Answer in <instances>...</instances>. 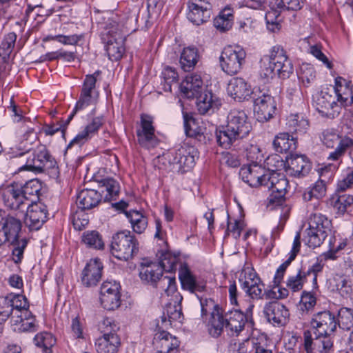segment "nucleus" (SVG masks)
Returning <instances> with one entry per match:
<instances>
[{
  "instance_id": "f257e3e1",
  "label": "nucleus",
  "mask_w": 353,
  "mask_h": 353,
  "mask_svg": "<svg viewBox=\"0 0 353 353\" xmlns=\"http://www.w3.org/2000/svg\"><path fill=\"white\" fill-rule=\"evenodd\" d=\"M293 72V65L281 46H273L270 54L261 59L260 76L265 82H268L276 75L286 79Z\"/></svg>"
},
{
  "instance_id": "f03ea898",
  "label": "nucleus",
  "mask_w": 353,
  "mask_h": 353,
  "mask_svg": "<svg viewBox=\"0 0 353 353\" xmlns=\"http://www.w3.org/2000/svg\"><path fill=\"white\" fill-rule=\"evenodd\" d=\"M100 74L101 72L98 70L92 74H88L85 76L79 99L68 119L64 123L57 124L53 123L48 125L47 128L44 130L43 132H59V131L61 132H65L67 125L72 119L75 114L79 110H83L91 105L95 101L94 93L97 78L100 75Z\"/></svg>"
},
{
  "instance_id": "7ed1b4c3",
  "label": "nucleus",
  "mask_w": 353,
  "mask_h": 353,
  "mask_svg": "<svg viewBox=\"0 0 353 353\" xmlns=\"http://www.w3.org/2000/svg\"><path fill=\"white\" fill-rule=\"evenodd\" d=\"M141 280L148 284L159 285L170 296L176 290V279L174 276H163L162 267L156 262L142 263L139 268Z\"/></svg>"
},
{
  "instance_id": "20e7f679",
  "label": "nucleus",
  "mask_w": 353,
  "mask_h": 353,
  "mask_svg": "<svg viewBox=\"0 0 353 353\" xmlns=\"http://www.w3.org/2000/svg\"><path fill=\"white\" fill-rule=\"evenodd\" d=\"M26 152L19 154V156H26V162L21 170L34 172H43L50 170L56 169L57 162L48 153L44 146H40L35 150L30 152V149L24 145Z\"/></svg>"
},
{
  "instance_id": "39448f33",
  "label": "nucleus",
  "mask_w": 353,
  "mask_h": 353,
  "mask_svg": "<svg viewBox=\"0 0 353 353\" xmlns=\"http://www.w3.org/2000/svg\"><path fill=\"white\" fill-rule=\"evenodd\" d=\"M103 335L96 341L98 353H116L120 345V339L117 334L119 327L110 319H105L99 325Z\"/></svg>"
},
{
  "instance_id": "423d86ee",
  "label": "nucleus",
  "mask_w": 353,
  "mask_h": 353,
  "mask_svg": "<svg viewBox=\"0 0 353 353\" xmlns=\"http://www.w3.org/2000/svg\"><path fill=\"white\" fill-rule=\"evenodd\" d=\"M337 169L338 165L334 164H329L321 168L319 171L321 179L304 190L302 195L303 200L305 202L314 201L310 204L313 209L318 207L319 200L326 194L325 180L331 179Z\"/></svg>"
},
{
  "instance_id": "0eeeda50",
  "label": "nucleus",
  "mask_w": 353,
  "mask_h": 353,
  "mask_svg": "<svg viewBox=\"0 0 353 353\" xmlns=\"http://www.w3.org/2000/svg\"><path fill=\"white\" fill-rule=\"evenodd\" d=\"M331 221L321 214H313L306 230L307 244L310 248L320 246L325 238L331 234Z\"/></svg>"
},
{
  "instance_id": "6e6552de",
  "label": "nucleus",
  "mask_w": 353,
  "mask_h": 353,
  "mask_svg": "<svg viewBox=\"0 0 353 353\" xmlns=\"http://www.w3.org/2000/svg\"><path fill=\"white\" fill-rule=\"evenodd\" d=\"M137 251L135 238L130 231H121L112 236L111 252L118 259L128 261Z\"/></svg>"
},
{
  "instance_id": "1a4fd4ad",
  "label": "nucleus",
  "mask_w": 353,
  "mask_h": 353,
  "mask_svg": "<svg viewBox=\"0 0 353 353\" xmlns=\"http://www.w3.org/2000/svg\"><path fill=\"white\" fill-rule=\"evenodd\" d=\"M251 99L254 103V114L259 121H268L273 117L276 105L274 97L268 91L254 88Z\"/></svg>"
},
{
  "instance_id": "9d476101",
  "label": "nucleus",
  "mask_w": 353,
  "mask_h": 353,
  "mask_svg": "<svg viewBox=\"0 0 353 353\" xmlns=\"http://www.w3.org/2000/svg\"><path fill=\"white\" fill-rule=\"evenodd\" d=\"M246 53L239 46H228L223 49L220 57V63L222 70L227 74H236L245 62Z\"/></svg>"
},
{
  "instance_id": "9b49d317",
  "label": "nucleus",
  "mask_w": 353,
  "mask_h": 353,
  "mask_svg": "<svg viewBox=\"0 0 353 353\" xmlns=\"http://www.w3.org/2000/svg\"><path fill=\"white\" fill-rule=\"evenodd\" d=\"M263 186L271 191L269 197L270 203H279L287 192L288 181L283 174L268 170Z\"/></svg>"
},
{
  "instance_id": "f8f14e48",
  "label": "nucleus",
  "mask_w": 353,
  "mask_h": 353,
  "mask_svg": "<svg viewBox=\"0 0 353 353\" xmlns=\"http://www.w3.org/2000/svg\"><path fill=\"white\" fill-rule=\"evenodd\" d=\"M314 105L322 117L334 119L338 117L341 108L336 101V97L327 92L321 91L313 97Z\"/></svg>"
},
{
  "instance_id": "ddd939ff",
  "label": "nucleus",
  "mask_w": 353,
  "mask_h": 353,
  "mask_svg": "<svg viewBox=\"0 0 353 353\" xmlns=\"http://www.w3.org/2000/svg\"><path fill=\"white\" fill-rule=\"evenodd\" d=\"M321 139L327 148H333L336 146L335 150L332 152L327 157L332 161H337L347 149L353 145V139L343 134H323Z\"/></svg>"
},
{
  "instance_id": "4468645a",
  "label": "nucleus",
  "mask_w": 353,
  "mask_h": 353,
  "mask_svg": "<svg viewBox=\"0 0 353 353\" xmlns=\"http://www.w3.org/2000/svg\"><path fill=\"white\" fill-rule=\"evenodd\" d=\"M120 284L115 281H105L102 283L100 288V301L105 309L113 310L120 306Z\"/></svg>"
},
{
  "instance_id": "2eb2a0df",
  "label": "nucleus",
  "mask_w": 353,
  "mask_h": 353,
  "mask_svg": "<svg viewBox=\"0 0 353 353\" xmlns=\"http://www.w3.org/2000/svg\"><path fill=\"white\" fill-rule=\"evenodd\" d=\"M187 19L193 24L199 26L209 20L212 5L208 0H188Z\"/></svg>"
},
{
  "instance_id": "dca6fc26",
  "label": "nucleus",
  "mask_w": 353,
  "mask_h": 353,
  "mask_svg": "<svg viewBox=\"0 0 353 353\" xmlns=\"http://www.w3.org/2000/svg\"><path fill=\"white\" fill-rule=\"evenodd\" d=\"M1 197L4 204L10 209L23 210L28 206L25 199L26 196L21 193L18 184L9 185L3 188Z\"/></svg>"
},
{
  "instance_id": "f3484780",
  "label": "nucleus",
  "mask_w": 353,
  "mask_h": 353,
  "mask_svg": "<svg viewBox=\"0 0 353 353\" xmlns=\"http://www.w3.org/2000/svg\"><path fill=\"white\" fill-rule=\"evenodd\" d=\"M263 313L270 323L278 326L285 325L290 318L288 309L276 301L267 303L264 307Z\"/></svg>"
},
{
  "instance_id": "a211bd4d",
  "label": "nucleus",
  "mask_w": 353,
  "mask_h": 353,
  "mask_svg": "<svg viewBox=\"0 0 353 353\" xmlns=\"http://www.w3.org/2000/svg\"><path fill=\"white\" fill-rule=\"evenodd\" d=\"M26 208H27L26 224L32 230H39L47 220V207L41 203H33Z\"/></svg>"
},
{
  "instance_id": "6ab92c4d",
  "label": "nucleus",
  "mask_w": 353,
  "mask_h": 353,
  "mask_svg": "<svg viewBox=\"0 0 353 353\" xmlns=\"http://www.w3.org/2000/svg\"><path fill=\"white\" fill-rule=\"evenodd\" d=\"M193 151L192 148L181 146L174 152H168L164 156L170 164L176 165L179 169L185 172L194 165V157L192 154Z\"/></svg>"
},
{
  "instance_id": "aec40b11",
  "label": "nucleus",
  "mask_w": 353,
  "mask_h": 353,
  "mask_svg": "<svg viewBox=\"0 0 353 353\" xmlns=\"http://www.w3.org/2000/svg\"><path fill=\"white\" fill-rule=\"evenodd\" d=\"M311 325L319 335L329 336L332 334L337 325L335 316L329 311H323L314 314Z\"/></svg>"
},
{
  "instance_id": "412c9836",
  "label": "nucleus",
  "mask_w": 353,
  "mask_h": 353,
  "mask_svg": "<svg viewBox=\"0 0 353 353\" xmlns=\"http://www.w3.org/2000/svg\"><path fill=\"white\" fill-rule=\"evenodd\" d=\"M313 338L309 331L304 332V346L307 353H329L332 343L327 336L319 335L314 332Z\"/></svg>"
},
{
  "instance_id": "4be33fe9",
  "label": "nucleus",
  "mask_w": 353,
  "mask_h": 353,
  "mask_svg": "<svg viewBox=\"0 0 353 353\" xmlns=\"http://www.w3.org/2000/svg\"><path fill=\"white\" fill-rule=\"evenodd\" d=\"M254 305L250 304L244 314L241 311L235 310L226 313V330L230 335H239L244 329L247 318L252 314Z\"/></svg>"
},
{
  "instance_id": "5701e85b",
  "label": "nucleus",
  "mask_w": 353,
  "mask_h": 353,
  "mask_svg": "<svg viewBox=\"0 0 353 353\" xmlns=\"http://www.w3.org/2000/svg\"><path fill=\"white\" fill-rule=\"evenodd\" d=\"M194 98L196 99V105L199 114H211L219 110L221 105V101L210 90L201 92Z\"/></svg>"
},
{
  "instance_id": "b1692460",
  "label": "nucleus",
  "mask_w": 353,
  "mask_h": 353,
  "mask_svg": "<svg viewBox=\"0 0 353 353\" xmlns=\"http://www.w3.org/2000/svg\"><path fill=\"white\" fill-rule=\"evenodd\" d=\"M268 170L257 164L243 166L240 169L239 175L242 180L252 187L263 185Z\"/></svg>"
},
{
  "instance_id": "393cba45",
  "label": "nucleus",
  "mask_w": 353,
  "mask_h": 353,
  "mask_svg": "<svg viewBox=\"0 0 353 353\" xmlns=\"http://www.w3.org/2000/svg\"><path fill=\"white\" fill-rule=\"evenodd\" d=\"M0 228L8 243H16L22 239L20 235L21 223L19 219L7 216L0 221Z\"/></svg>"
},
{
  "instance_id": "a878e982",
  "label": "nucleus",
  "mask_w": 353,
  "mask_h": 353,
  "mask_svg": "<svg viewBox=\"0 0 353 353\" xmlns=\"http://www.w3.org/2000/svg\"><path fill=\"white\" fill-rule=\"evenodd\" d=\"M179 279L182 288L191 293L203 292L205 290V283L197 281L185 263L181 264L180 266Z\"/></svg>"
},
{
  "instance_id": "bb28decb",
  "label": "nucleus",
  "mask_w": 353,
  "mask_h": 353,
  "mask_svg": "<svg viewBox=\"0 0 353 353\" xmlns=\"http://www.w3.org/2000/svg\"><path fill=\"white\" fill-rule=\"evenodd\" d=\"M252 126L247 122V116L244 112H234L228 117L226 130L216 129L215 132H250Z\"/></svg>"
},
{
  "instance_id": "cd10ccee",
  "label": "nucleus",
  "mask_w": 353,
  "mask_h": 353,
  "mask_svg": "<svg viewBox=\"0 0 353 353\" xmlns=\"http://www.w3.org/2000/svg\"><path fill=\"white\" fill-rule=\"evenodd\" d=\"M227 90L228 94L238 101L248 100L249 98H251L252 94L250 85L245 79L239 77H234L230 79Z\"/></svg>"
},
{
  "instance_id": "c85d7f7f",
  "label": "nucleus",
  "mask_w": 353,
  "mask_h": 353,
  "mask_svg": "<svg viewBox=\"0 0 353 353\" xmlns=\"http://www.w3.org/2000/svg\"><path fill=\"white\" fill-rule=\"evenodd\" d=\"M103 265L97 259L90 260L83 270L81 281L86 287L94 286L101 278Z\"/></svg>"
},
{
  "instance_id": "c756f323",
  "label": "nucleus",
  "mask_w": 353,
  "mask_h": 353,
  "mask_svg": "<svg viewBox=\"0 0 353 353\" xmlns=\"http://www.w3.org/2000/svg\"><path fill=\"white\" fill-rule=\"evenodd\" d=\"M334 92L337 103H340L341 108L347 106L353 103V91L350 81L343 77L335 79Z\"/></svg>"
},
{
  "instance_id": "7c9ffc66",
  "label": "nucleus",
  "mask_w": 353,
  "mask_h": 353,
  "mask_svg": "<svg viewBox=\"0 0 353 353\" xmlns=\"http://www.w3.org/2000/svg\"><path fill=\"white\" fill-rule=\"evenodd\" d=\"M203 85L201 75L194 73L185 77L180 85V89L185 97L192 99L202 91Z\"/></svg>"
},
{
  "instance_id": "2f4dec72",
  "label": "nucleus",
  "mask_w": 353,
  "mask_h": 353,
  "mask_svg": "<svg viewBox=\"0 0 353 353\" xmlns=\"http://www.w3.org/2000/svg\"><path fill=\"white\" fill-rule=\"evenodd\" d=\"M288 173L295 177H303L307 174L311 169V163L304 155H291L288 161Z\"/></svg>"
},
{
  "instance_id": "473e14b6",
  "label": "nucleus",
  "mask_w": 353,
  "mask_h": 353,
  "mask_svg": "<svg viewBox=\"0 0 353 353\" xmlns=\"http://www.w3.org/2000/svg\"><path fill=\"white\" fill-rule=\"evenodd\" d=\"M102 199L98 190L85 189L81 190L77 196V207L82 210H89L97 206Z\"/></svg>"
},
{
  "instance_id": "72a5a7b5",
  "label": "nucleus",
  "mask_w": 353,
  "mask_h": 353,
  "mask_svg": "<svg viewBox=\"0 0 353 353\" xmlns=\"http://www.w3.org/2000/svg\"><path fill=\"white\" fill-rule=\"evenodd\" d=\"M200 59V54L199 49L194 46H189L183 49L179 63L181 68L185 71L189 72L192 70Z\"/></svg>"
},
{
  "instance_id": "f704fd0d",
  "label": "nucleus",
  "mask_w": 353,
  "mask_h": 353,
  "mask_svg": "<svg viewBox=\"0 0 353 353\" xmlns=\"http://www.w3.org/2000/svg\"><path fill=\"white\" fill-rule=\"evenodd\" d=\"M99 188L105 201L116 199L120 191L118 181L109 177L99 181Z\"/></svg>"
},
{
  "instance_id": "c9c22d12",
  "label": "nucleus",
  "mask_w": 353,
  "mask_h": 353,
  "mask_svg": "<svg viewBox=\"0 0 353 353\" xmlns=\"http://www.w3.org/2000/svg\"><path fill=\"white\" fill-rule=\"evenodd\" d=\"M226 314L223 315L221 309L212 312L208 321L207 327L209 334L213 337L221 336L223 330L226 329Z\"/></svg>"
},
{
  "instance_id": "e433bc0d",
  "label": "nucleus",
  "mask_w": 353,
  "mask_h": 353,
  "mask_svg": "<svg viewBox=\"0 0 353 353\" xmlns=\"http://www.w3.org/2000/svg\"><path fill=\"white\" fill-rule=\"evenodd\" d=\"M296 138H294L291 134H278L273 141L275 150L281 153L296 150Z\"/></svg>"
},
{
  "instance_id": "4c0bfd02",
  "label": "nucleus",
  "mask_w": 353,
  "mask_h": 353,
  "mask_svg": "<svg viewBox=\"0 0 353 353\" xmlns=\"http://www.w3.org/2000/svg\"><path fill=\"white\" fill-rule=\"evenodd\" d=\"M154 343H159L161 345V350L157 353H171L179 346L178 341L176 338L166 332H162L154 337Z\"/></svg>"
},
{
  "instance_id": "58836bf2",
  "label": "nucleus",
  "mask_w": 353,
  "mask_h": 353,
  "mask_svg": "<svg viewBox=\"0 0 353 353\" xmlns=\"http://www.w3.org/2000/svg\"><path fill=\"white\" fill-rule=\"evenodd\" d=\"M334 287L343 297H348L352 292V281L345 275L336 274L333 278Z\"/></svg>"
},
{
  "instance_id": "ea45409f",
  "label": "nucleus",
  "mask_w": 353,
  "mask_h": 353,
  "mask_svg": "<svg viewBox=\"0 0 353 353\" xmlns=\"http://www.w3.org/2000/svg\"><path fill=\"white\" fill-rule=\"evenodd\" d=\"M21 193L26 196V201L29 206L30 203H34V200L38 197V193L40 190V184L37 179H32L26 182L23 185H20Z\"/></svg>"
},
{
  "instance_id": "a19ab883",
  "label": "nucleus",
  "mask_w": 353,
  "mask_h": 353,
  "mask_svg": "<svg viewBox=\"0 0 353 353\" xmlns=\"http://www.w3.org/2000/svg\"><path fill=\"white\" fill-rule=\"evenodd\" d=\"M126 216L129 219L133 230L141 234L146 228L148 225V219L139 212L133 210L125 212Z\"/></svg>"
},
{
  "instance_id": "79ce46f5",
  "label": "nucleus",
  "mask_w": 353,
  "mask_h": 353,
  "mask_svg": "<svg viewBox=\"0 0 353 353\" xmlns=\"http://www.w3.org/2000/svg\"><path fill=\"white\" fill-rule=\"evenodd\" d=\"M289 132H301L308 130L310 124L307 119L299 114H291L287 119Z\"/></svg>"
},
{
  "instance_id": "37998d69",
  "label": "nucleus",
  "mask_w": 353,
  "mask_h": 353,
  "mask_svg": "<svg viewBox=\"0 0 353 353\" xmlns=\"http://www.w3.org/2000/svg\"><path fill=\"white\" fill-rule=\"evenodd\" d=\"M298 78L305 87H308L316 79L314 68L309 63H302L298 73Z\"/></svg>"
},
{
  "instance_id": "c03bdc74",
  "label": "nucleus",
  "mask_w": 353,
  "mask_h": 353,
  "mask_svg": "<svg viewBox=\"0 0 353 353\" xmlns=\"http://www.w3.org/2000/svg\"><path fill=\"white\" fill-rule=\"evenodd\" d=\"M35 345L43 349V353H52L51 348L55 344V339L52 334L44 332L37 334L34 339Z\"/></svg>"
},
{
  "instance_id": "a18cd8bd",
  "label": "nucleus",
  "mask_w": 353,
  "mask_h": 353,
  "mask_svg": "<svg viewBox=\"0 0 353 353\" xmlns=\"http://www.w3.org/2000/svg\"><path fill=\"white\" fill-rule=\"evenodd\" d=\"M239 281L241 283L242 289L245 290L250 285L259 283L261 279L252 268L248 267L242 270Z\"/></svg>"
},
{
  "instance_id": "49530a36",
  "label": "nucleus",
  "mask_w": 353,
  "mask_h": 353,
  "mask_svg": "<svg viewBox=\"0 0 353 353\" xmlns=\"http://www.w3.org/2000/svg\"><path fill=\"white\" fill-rule=\"evenodd\" d=\"M82 241L90 248L100 250L104 246L101 236L94 230L85 232L82 236Z\"/></svg>"
},
{
  "instance_id": "de8ad7c7",
  "label": "nucleus",
  "mask_w": 353,
  "mask_h": 353,
  "mask_svg": "<svg viewBox=\"0 0 353 353\" xmlns=\"http://www.w3.org/2000/svg\"><path fill=\"white\" fill-rule=\"evenodd\" d=\"M233 18V14L229 9L224 10L220 15L214 19V25L216 29L220 31L225 32L232 28Z\"/></svg>"
},
{
  "instance_id": "09e8293b",
  "label": "nucleus",
  "mask_w": 353,
  "mask_h": 353,
  "mask_svg": "<svg viewBox=\"0 0 353 353\" xmlns=\"http://www.w3.org/2000/svg\"><path fill=\"white\" fill-rule=\"evenodd\" d=\"M178 261L179 258L177 256L172 254L170 252H165L161 254L159 262L157 263L162 267V272H172L176 270Z\"/></svg>"
},
{
  "instance_id": "8fccbe9b",
  "label": "nucleus",
  "mask_w": 353,
  "mask_h": 353,
  "mask_svg": "<svg viewBox=\"0 0 353 353\" xmlns=\"http://www.w3.org/2000/svg\"><path fill=\"white\" fill-rule=\"evenodd\" d=\"M11 322L12 325L16 326L14 327V331L34 332L37 330V325L35 323V319L23 321L22 315L17 314L12 316Z\"/></svg>"
},
{
  "instance_id": "3c124183",
  "label": "nucleus",
  "mask_w": 353,
  "mask_h": 353,
  "mask_svg": "<svg viewBox=\"0 0 353 353\" xmlns=\"http://www.w3.org/2000/svg\"><path fill=\"white\" fill-rule=\"evenodd\" d=\"M332 205L339 213L343 214L347 208L353 204V196L350 194H335L331 199Z\"/></svg>"
},
{
  "instance_id": "603ef678",
  "label": "nucleus",
  "mask_w": 353,
  "mask_h": 353,
  "mask_svg": "<svg viewBox=\"0 0 353 353\" xmlns=\"http://www.w3.org/2000/svg\"><path fill=\"white\" fill-rule=\"evenodd\" d=\"M163 316L165 319L168 318V321L170 322H181L183 319V314L180 303L175 301L174 303H170L167 304L165 311L163 312Z\"/></svg>"
},
{
  "instance_id": "864d4df0",
  "label": "nucleus",
  "mask_w": 353,
  "mask_h": 353,
  "mask_svg": "<svg viewBox=\"0 0 353 353\" xmlns=\"http://www.w3.org/2000/svg\"><path fill=\"white\" fill-rule=\"evenodd\" d=\"M17 35L14 32L6 34L0 46V57L6 59L9 57L14 47Z\"/></svg>"
},
{
  "instance_id": "5fc2aeb1",
  "label": "nucleus",
  "mask_w": 353,
  "mask_h": 353,
  "mask_svg": "<svg viewBox=\"0 0 353 353\" xmlns=\"http://www.w3.org/2000/svg\"><path fill=\"white\" fill-rule=\"evenodd\" d=\"M343 330H349L353 326V310L347 307H342L338 313V323Z\"/></svg>"
},
{
  "instance_id": "6e6d98bb",
  "label": "nucleus",
  "mask_w": 353,
  "mask_h": 353,
  "mask_svg": "<svg viewBox=\"0 0 353 353\" xmlns=\"http://www.w3.org/2000/svg\"><path fill=\"white\" fill-rule=\"evenodd\" d=\"M161 75L164 81L163 90L171 92L172 83L176 82L178 79L177 72L174 68L167 66L163 69Z\"/></svg>"
},
{
  "instance_id": "4d7b16f0",
  "label": "nucleus",
  "mask_w": 353,
  "mask_h": 353,
  "mask_svg": "<svg viewBox=\"0 0 353 353\" xmlns=\"http://www.w3.org/2000/svg\"><path fill=\"white\" fill-rule=\"evenodd\" d=\"M8 299H10L13 311L14 310V316H17L19 314V312L28 309L29 307L27 299L23 295L17 294L13 296H9Z\"/></svg>"
},
{
  "instance_id": "13d9d810",
  "label": "nucleus",
  "mask_w": 353,
  "mask_h": 353,
  "mask_svg": "<svg viewBox=\"0 0 353 353\" xmlns=\"http://www.w3.org/2000/svg\"><path fill=\"white\" fill-rule=\"evenodd\" d=\"M306 278V274L299 271L296 275L290 276L287 281V286L293 292H297L302 289Z\"/></svg>"
},
{
  "instance_id": "bf43d9fd",
  "label": "nucleus",
  "mask_w": 353,
  "mask_h": 353,
  "mask_svg": "<svg viewBox=\"0 0 353 353\" xmlns=\"http://www.w3.org/2000/svg\"><path fill=\"white\" fill-rule=\"evenodd\" d=\"M137 141L143 148L150 149L156 147L159 140L155 134H137Z\"/></svg>"
},
{
  "instance_id": "052dcab7",
  "label": "nucleus",
  "mask_w": 353,
  "mask_h": 353,
  "mask_svg": "<svg viewBox=\"0 0 353 353\" xmlns=\"http://www.w3.org/2000/svg\"><path fill=\"white\" fill-rule=\"evenodd\" d=\"M106 52L110 59L118 61L122 57L124 48L117 43L109 41L106 46Z\"/></svg>"
},
{
  "instance_id": "680f3d73",
  "label": "nucleus",
  "mask_w": 353,
  "mask_h": 353,
  "mask_svg": "<svg viewBox=\"0 0 353 353\" xmlns=\"http://www.w3.org/2000/svg\"><path fill=\"white\" fill-rule=\"evenodd\" d=\"M244 292L252 299H261L266 294L264 290V284L261 281L256 285H250L248 288L243 290Z\"/></svg>"
},
{
  "instance_id": "e2e57ef3",
  "label": "nucleus",
  "mask_w": 353,
  "mask_h": 353,
  "mask_svg": "<svg viewBox=\"0 0 353 353\" xmlns=\"http://www.w3.org/2000/svg\"><path fill=\"white\" fill-rule=\"evenodd\" d=\"M200 304L201 307V316L203 317L208 314H211L212 312L219 311L221 310L219 305L215 303L212 299H200Z\"/></svg>"
},
{
  "instance_id": "0e129e2a",
  "label": "nucleus",
  "mask_w": 353,
  "mask_h": 353,
  "mask_svg": "<svg viewBox=\"0 0 353 353\" xmlns=\"http://www.w3.org/2000/svg\"><path fill=\"white\" fill-rule=\"evenodd\" d=\"M353 186V170H347L341 180L337 183V192H343Z\"/></svg>"
},
{
  "instance_id": "69168bd1",
  "label": "nucleus",
  "mask_w": 353,
  "mask_h": 353,
  "mask_svg": "<svg viewBox=\"0 0 353 353\" xmlns=\"http://www.w3.org/2000/svg\"><path fill=\"white\" fill-rule=\"evenodd\" d=\"M13 310L8 296L0 302V323L5 322L12 314Z\"/></svg>"
},
{
  "instance_id": "338daca9",
  "label": "nucleus",
  "mask_w": 353,
  "mask_h": 353,
  "mask_svg": "<svg viewBox=\"0 0 353 353\" xmlns=\"http://www.w3.org/2000/svg\"><path fill=\"white\" fill-rule=\"evenodd\" d=\"M239 134H215L218 144L224 148H229L236 139Z\"/></svg>"
},
{
  "instance_id": "774afa93",
  "label": "nucleus",
  "mask_w": 353,
  "mask_h": 353,
  "mask_svg": "<svg viewBox=\"0 0 353 353\" xmlns=\"http://www.w3.org/2000/svg\"><path fill=\"white\" fill-rule=\"evenodd\" d=\"M258 337L252 336L239 344L237 353H253Z\"/></svg>"
}]
</instances>
